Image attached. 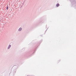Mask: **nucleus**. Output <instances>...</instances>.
Instances as JSON below:
<instances>
[{"mask_svg": "<svg viewBox=\"0 0 76 76\" xmlns=\"http://www.w3.org/2000/svg\"><path fill=\"white\" fill-rule=\"evenodd\" d=\"M59 6H60V5L59 4H56V6L57 7H58Z\"/></svg>", "mask_w": 76, "mask_h": 76, "instance_id": "1", "label": "nucleus"}, {"mask_svg": "<svg viewBox=\"0 0 76 76\" xmlns=\"http://www.w3.org/2000/svg\"><path fill=\"white\" fill-rule=\"evenodd\" d=\"M22 31V28H20L19 29V31Z\"/></svg>", "mask_w": 76, "mask_h": 76, "instance_id": "2", "label": "nucleus"}, {"mask_svg": "<svg viewBox=\"0 0 76 76\" xmlns=\"http://www.w3.org/2000/svg\"><path fill=\"white\" fill-rule=\"evenodd\" d=\"M11 47V45H9V47L8 48V49H9V48H10Z\"/></svg>", "mask_w": 76, "mask_h": 76, "instance_id": "3", "label": "nucleus"}, {"mask_svg": "<svg viewBox=\"0 0 76 76\" xmlns=\"http://www.w3.org/2000/svg\"><path fill=\"white\" fill-rule=\"evenodd\" d=\"M8 7H7V9H8Z\"/></svg>", "mask_w": 76, "mask_h": 76, "instance_id": "4", "label": "nucleus"}]
</instances>
